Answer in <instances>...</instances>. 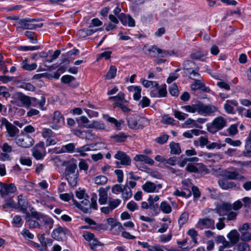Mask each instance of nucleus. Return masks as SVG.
<instances>
[{
    "label": "nucleus",
    "mask_w": 251,
    "mask_h": 251,
    "mask_svg": "<svg viewBox=\"0 0 251 251\" xmlns=\"http://www.w3.org/2000/svg\"><path fill=\"white\" fill-rule=\"evenodd\" d=\"M185 112L195 113L197 112L203 116H213L217 110V108L211 104H205L201 101L197 100L194 103L181 106Z\"/></svg>",
    "instance_id": "obj_1"
},
{
    "label": "nucleus",
    "mask_w": 251,
    "mask_h": 251,
    "mask_svg": "<svg viewBox=\"0 0 251 251\" xmlns=\"http://www.w3.org/2000/svg\"><path fill=\"white\" fill-rule=\"evenodd\" d=\"M61 165L66 166L64 175L69 185L72 187L75 186L78 176V172L76 163L63 161Z\"/></svg>",
    "instance_id": "obj_2"
},
{
    "label": "nucleus",
    "mask_w": 251,
    "mask_h": 251,
    "mask_svg": "<svg viewBox=\"0 0 251 251\" xmlns=\"http://www.w3.org/2000/svg\"><path fill=\"white\" fill-rule=\"evenodd\" d=\"M226 123L225 118L219 116L215 118L211 124L207 125V129L209 132L214 134L226 126Z\"/></svg>",
    "instance_id": "obj_3"
},
{
    "label": "nucleus",
    "mask_w": 251,
    "mask_h": 251,
    "mask_svg": "<svg viewBox=\"0 0 251 251\" xmlns=\"http://www.w3.org/2000/svg\"><path fill=\"white\" fill-rule=\"evenodd\" d=\"M183 69L189 75V77L191 79H192L191 75L193 77L200 76V75L199 74V67L192 61H184L183 63Z\"/></svg>",
    "instance_id": "obj_4"
},
{
    "label": "nucleus",
    "mask_w": 251,
    "mask_h": 251,
    "mask_svg": "<svg viewBox=\"0 0 251 251\" xmlns=\"http://www.w3.org/2000/svg\"><path fill=\"white\" fill-rule=\"evenodd\" d=\"M18 146L22 148H28L34 144V140L28 134H21L16 137L15 139Z\"/></svg>",
    "instance_id": "obj_5"
},
{
    "label": "nucleus",
    "mask_w": 251,
    "mask_h": 251,
    "mask_svg": "<svg viewBox=\"0 0 251 251\" xmlns=\"http://www.w3.org/2000/svg\"><path fill=\"white\" fill-rule=\"evenodd\" d=\"M114 158L120 161H117L115 164L117 167H119L120 165H129L131 163V159L126 153L123 151H118L114 155Z\"/></svg>",
    "instance_id": "obj_6"
},
{
    "label": "nucleus",
    "mask_w": 251,
    "mask_h": 251,
    "mask_svg": "<svg viewBox=\"0 0 251 251\" xmlns=\"http://www.w3.org/2000/svg\"><path fill=\"white\" fill-rule=\"evenodd\" d=\"M196 228L201 230L204 228L214 229H215V221L214 220L208 218L200 219L196 225Z\"/></svg>",
    "instance_id": "obj_7"
},
{
    "label": "nucleus",
    "mask_w": 251,
    "mask_h": 251,
    "mask_svg": "<svg viewBox=\"0 0 251 251\" xmlns=\"http://www.w3.org/2000/svg\"><path fill=\"white\" fill-rule=\"evenodd\" d=\"M70 232L65 227L59 226L57 228L54 229L52 232V237L57 240H61L66 235H69Z\"/></svg>",
    "instance_id": "obj_8"
},
{
    "label": "nucleus",
    "mask_w": 251,
    "mask_h": 251,
    "mask_svg": "<svg viewBox=\"0 0 251 251\" xmlns=\"http://www.w3.org/2000/svg\"><path fill=\"white\" fill-rule=\"evenodd\" d=\"M16 190V186L13 183L6 184L0 182V193L2 197H4L11 193H13Z\"/></svg>",
    "instance_id": "obj_9"
},
{
    "label": "nucleus",
    "mask_w": 251,
    "mask_h": 251,
    "mask_svg": "<svg viewBox=\"0 0 251 251\" xmlns=\"http://www.w3.org/2000/svg\"><path fill=\"white\" fill-rule=\"evenodd\" d=\"M148 51L151 53V56H154L155 53L157 52L160 56L162 57L171 56L174 54L173 51L164 50L155 46H152L151 48L148 49Z\"/></svg>",
    "instance_id": "obj_10"
},
{
    "label": "nucleus",
    "mask_w": 251,
    "mask_h": 251,
    "mask_svg": "<svg viewBox=\"0 0 251 251\" xmlns=\"http://www.w3.org/2000/svg\"><path fill=\"white\" fill-rule=\"evenodd\" d=\"M13 98L16 101H21L23 106L29 108V96H26L22 92H18L13 95Z\"/></svg>",
    "instance_id": "obj_11"
},
{
    "label": "nucleus",
    "mask_w": 251,
    "mask_h": 251,
    "mask_svg": "<svg viewBox=\"0 0 251 251\" xmlns=\"http://www.w3.org/2000/svg\"><path fill=\"white\" fill-rule=\"evenodd\" d=\"M91 201V203H90L88 198L85 197L84 198V200L80 202V203L83 207H90V209L92 208L94 210H97L98 209V206L97 203V196L96 194H93L92 195Z\"/></svg>",
    "instance_id": "obj_12"
},
{
    "label": "nucleus",
    "mask_w": 251,
    "mask_h": 251,
    "mask_svg": "<svg viewBox=\"0 0 251 251\" xmlns=\"http://www.w3.org/2000/svg\"><path fill=\"white\" fill-rule=\"evenodd\" d=\"M166 87V85L164 84L159 89H153L150 92L151 97L153 98H162L166 97L167 94Z\"/></svg>",
    "instance_id": "obj_13"
},
{
    "label": "nucleus",
    "mask_w": 251,
    "mask_h": 251,
    "mask_svg": "<svg viewBox=\"0 0 251 251\" xmlns=\"http://www.w3.org/2000/svg\"><path fill=\"white\" fill-rule=\"evenodd\" d=\"M119 19L124 25H128L130 27L135 26L134 20L129 15L123 13L120 14Z\"/></svg>",
    "instance_id": "obj_14"
},
{
    "label": "nucleus",
    "mask_w": 251,
    "mask_h": 251,
    "mask_svg": "<svg viewBox=\"0 0 251 251\" xmlns=\"http://www.w3.org/2000/svg\"><path fill=\"white\" fill-rule=\"evenodd\" d=\"M194 80V83L192 85L191 88L193 90H201L203 92H209L210 89L206 87L204 83L201 82L200 80L192 78Z\"/></svg>",
    "instance_id": "obj_15"
},
{
    "label": "nucleus",
    "mask_w": 251,
    "mask_h": 251,
    "mask_svg": "<svg viewBox=\"0 0 251 251\" xmlns=\"http://www.w3.org/2000/svg\"><path fill=\"white\" fill-rule=\"evenodd\" d=\"M54 223L53 220L47 216H46L42 220V225L45 228H47L46 232L48 234H49L50 233V229L52 228L53 225Z\"/></svg>",
    "instance_id": "obj_16"
},
{
    "label": "nucleus",
    "mask_w": 251,
    "mask_h": 251,
    "mask_svg": "<svg viewBox=\"0 0 251 251\" xmlns=\"http://www.w3.org/2000/svg\"><path fill=\"white\" fill-rule=\"evenodd\" d=\"M225 176L230 180H242L244 178V176L239 174L237 171H226L225 173Z\"/></svg>",
    "instance_id": "obj_17"
},
{
    "label": "nucleus",
    "mask_w": 251,
    "mask_h": 251,
    "mask_svg": "<svg viewBox=\"0 0 251 251\" xmlns=\"http://www.w3.org/2000/svg\"><path fill=\"white\" fill-rule=\"evenodd\" d=\"M134 160L136 161L144 162L146 164L152 166L154 164V161L148 156L144 154H137L135 156Z\"/></svg>",
    "instance_id": "obj_18"
},
{
    "label": "nucleus",
    "mask_w": 251,
    "mask_h": 251,
    "mask_svg": "<svg viewBox=\"0 0 251 251\" xmlns=\"http://www.w3.org/2000/svg\"><path fill=\"white\" fill-rule=\"evenodd\" d=\"M218 184L224 190H227L236 187V184L234 182L226 179L219 180Z\"/></svg>",
    "instance_id": "obj_19"
},
{
    "label": "nucleus",
    "mask_w": 251,
    "mask_h": 251,
    "mask_svg": "<svg viewBox=\"0 0 251 251\" xmlns=\"http://www.w3.org/2000/svg\"><path fill=\"white\" fill-rule=\"evenodd\" d=\"M232 209V205L229 203H223L217 209V213L220 215H226V212Z\"/></svg>",
    "instance_id": "obj_20"
},
{
    "label": "nucleus",
    "mask_w": 251,
    "mask_h": 251,
    "mask_svg": "<svg viewBox=\"0 0 251 251\" xmlns=\"http://www.w3.org/2000/svg\"><path fill=\"white\" fill-rule=\"evenodd\" d=\"M95 145H96L93 144L85 145L79 148H76L75 151V152L79 153L81 156H84L85 155V152L95 150L94 146Z\"/></svg>",
    "instance_id": "obj_21"
},
{
    "label": "nucleus",
    "mask_w": 251,
    "mask_h": 251,
    "mask_svg": "<svg viewBox=\"0 0 251 251\" xmlns=\"http://www.w3.org/2000/svg\"><path fill=\"white\" fill-rule=\"evenodd\" d=\"M127 124L128 127L132 129H138L143 127V126L139 123V121L133 117L127 119Z\"/></svg>",
    "instance_id": "obj_22"
},
{
    "label": "nucleus",
    "mask_w": 251,
    "mask_h": 251,
    "mask_svg": "<svg viewBox=\"0 0 251 251\" xmlns=\"http://www.w3.org/2000/svg\"><path fill=\"white\" fill-rule=\"evenodd\" d=\"M239 237V233L235 229L231 230L227 235V237L234 245L238 242Z\"/></svg>",
    "instance_id": "obj_23"
},
{
    "label": "nucleus",
    "mask_w": 251,
    "mask_h": 251,
    "mask_svg": "<svg viewBox=\"0 0 251 251\" xmlns=\"http://www.w3.org/2000/svg\"><path fill=\"white\" fill-rule=\"evenodd\" d=\"M21 66L23 69L28 71H32L34 70L37 67V65L36 63H33L32 64H29L27 59H25L21 62Z\"/></svg>",
    "instance_id": "obj_24"
},
{
    "label": "nucleus",
    "mask_w": 251,
    "mask_h": 251,
    "mask_svg": "<svg viewBox=\"0 0 251 251\" xmlns=\"http://www.w3.org/2000/svg\"><path fill=\"white\" fill-rule=\"evenodd\" d=\"M123 191H122V198L124 201L130 199L132 195V192L130 187H128L127 183L123 185Z\"/></svg>",
    "instance_id": "obj_25"
},
{
    "label": "nucleus",
    "mask_w": 251,
    "mask_h": 251,
    "mask_svg": "<svg viewBox=\"0 0 251 251\" xmlns=\"http://www.w3.org/2000/svg\"><path fill=\"white\" fill-rule=\"evenodd\" d=\"M100 29L101 28L96 29L95 30L89 28H83L78 30V34L79 37L84 38L86 36L91 35L94 32Z\"/></svg>",
    "instance_id": "obj_26"
},
{
    "label": "nucleus",
    "mask_w": 251,
    "mask_h": 251,
    "mask_svg": "<svg viewBox=\"0 0 251 251\" xmlns=\"http://www.w3.org/2000/svg\"><path fill=\"white\" fill-rule=\"evenodd\" d=\"M245 148L246 151L243 152V154L245 156H251V130L249 133V136L246 139V142L245 145Z\"/></svg>",
    "instance_id": "obj_27"
},
{
    "label": "nucleus",
    "mask_w": 251,
    "mask_h": 251,
    "mask_svg": "<svg viewBox=\"0 0 251 251\" xmlns=\"http://www.w3.org/2000/svg\"><path fill=\"white\" fill-rule=\"evenodd\" d=\"M6 129L7 132V136L10 137H15L19 132V129L12 124L6 127Z\"/></svg>",
    "instance_id": "obj_28"
},
{
    "label": "nucleus",
    "mask_w": 251,
    "mask_h": 251,
    "mask_svg": "<svg viewBox=\"0 0 251 251\" xmlns=\"http://www.w3.org/2000/svg\"><path fill=\"white\" fill-rule=\"evenodd\" d=\"M142 187L143 190L148 193L154 192L156 189V185L150 181L146 182Z\"/></svg>",
    "instance_id": "obj_29"
},
{
    "label": "nucleus",
    "mask_w": 251,
    "mask_h": 251,
    "mask_svg": "<svg viewBox=\"0 0 251 251\" xmlns=\"http://www.w3.org/2000/svg\"><path fill=\"white\" fill-rule=\"evenodd\" d=\"M52 121L53 123L56 124L63 125L64 123V118L58 111L54 112Z\"/></svg>",
    "instance_id": "obj_30"
},
{
    "label": "nucleus",
    "mask_w": 251,
    "mask_h": 251,
    "mask_svg": "<svg viewBox=\"0 0 251 251\" xmlns=\"http://www.w3.org/2000/svg\"><path fill=\"white\" fill-rule=\"evenodd\" d=\"M107 200V194L105 190L100 188L99 190V202L100 205L105 204Z\"/></svg>",
    "instance_id": "obj_31"
},
{
    "label": "nucleus",
    "mask_w": 251,
    "mask_h": 251,
    "mask_svg": "<svg viewBox=\"0 0 251 251\" xmlns=\"http://www.w3.org/2000/svg\"><path fill=\"white\" fill-rule=\"evenodd\" d=\"M103 117L104 119H105L108 122L113 124L115 125V127L118 129H119L121 125V123L124 122L123 120L118 121L115 118L111 117L107 114L103 115Z\"/></svg>",
    "instance_id": "obj_32"
},
{
    "label": "nucleus",
    "mask_w": 251,
    "mask_h": 251,
    "mask_svg": "<svg viewBox=\"0 0 251 251\" xmlns=\"http://www.w3.org/2000/svg\"><path fill=\"white\" fill-rule=\"evenodd\" d=\"M127 137V136L125 133L120 132L111 136V139L115 142H123L126 140Z\"/></svg>",
    "instance_id": "obj_33"
},
{
    "label": "nucleus",
    "mask_w": 251,
    "mask_h": 251,
    "mask_svg": "<svg viewBox=\"0 0 251 251\" xmlns=\"http://www.w3.org/2000/svg\"><path fill=\"white\" fill-rule=\"evenodd\" d=\"M75 145L74 143H69L62 146V150L60 152L68 153L75 152Z\"/></svg>",
    "instance_id": "obj_34"
},
{
    "label": "nucleus",
    "mask_w": 251,
    "mask_h": 251,
    "mask_svg": "<svg viewBox=\"0 0 251 251\" xmlns=\"http://www.w3.org/2000/svg\"><path fill=\"white\" fill-rule=\"evenodd\" d=\"M170 153L172 154H179L181 152V149L178 143L171 142L170 144Z\"/></svg>",
    "instance_id": "obj_35"
},
{
    "label": "nucleus",
    "mask_w": 251,
    "mask_h": 251,
    "mask_svg": "<svg viewBox=\"0 0 251 251\" xmlns=\"http://www.w3.org/2000/svg\"><path fill=\"white\" fill-rule=\"evenodd\" d=\"M86 128H94L97 129H104L105 126L104 124L97 121H92L90 125L86 126Z\"/></svg>",
    "instance_id": "obj_36"
},
{
    "label": "nucleus",
    "mask_w": 251,
    "mask_h": 251,
    "mask_svg": "<svg viewBox=\"0 0 251 251\" xmlns=\"http://www.w3.org/2000/svg\"><path fill=\"white\" fill-rule=\"evenodd\" d=\"M18 204L19 207H20V210L21 211L23 210L25 211V209H27V202L26 201L25 197L23 195H19L18 197Z\"/></svg>",
    "instance_id": "obj_37"
},
{
    "label": "nucleus",
    "mask_w": 251,
    "mask_h": 251,
    "mask_svg": "<svg viewBox=\"0 0 251 251\" xmlns=\"http://www.w3.org/2000/svg\"><path fill=\"white\" fill-rule=\"evenodd\" d=\"M29 23L25 19H21L19 23V27L23 29H34L33 24Z\"/></svg>",
    "instance_id": "obj_38"
},
{
    "label": "nucleus",
    "mask_w": 251,
    "mask_h": 251,
    "mask_svg": "<svg viewBox=\"0 0 251 251\" xmlns=\"http://www.w3.org/2000/svg\"><path fill=\"white\" fill-rule=\"evenodd\" d=\"M160 208L162 211L164 213L169 214L172 212L171 206L165 201H162L161 203Z\"/></svg>",
    "instance_id": "obj_39"
},
{
    "label": "nucleus",
    "mask_w": 251,
    "mask_h": 251,
    "mask_svg": "<svg viewBox=\"0 0 251 251\" xmlns=\"http://www.w3.org/2000/svg\"><path fill=\"white\" fill-rule=\"evenodd\" d=\"M25 35L28 38L31 43L33 44L38 43V40L36 38V34L35 32L26 31L25 32Z\"/></svg>",
    "instance_id": "obj_40"
},
{
    "label": "nucleus",
    "mask_w": 251,
    "mask_h": 251,
    "mask_svg": "<svg viewBox=\"0 0 251 251\" xmlns=\"http://www.w3.org/2000/svg\"><path fill=\"white\" fill-rule=\"evenodd\" d=\"M189 214L187 212H183L179 217L178 222L180 227L184 225L188 220Z\"/></svg>",
    "instance_id": "obj_41"
},
{
    "label": "nucleus",
    "mask_w": 251,
    "mask_h": 251,
    "mask_svg": "<svg viewBox=\"0 0 251 251\" xmlns=\"http://www.w3.org/2000/svg\"><path fill=\"white\" fill-rule=\"evenodd\" d=\"M121 202L120 199H113L109 200L108 202V205L110 207L111 211L116 208Z\"/></svg>",
    "instance_id": "obj_42"
},
{
    "label": "nucleus",
    "mask_w": 251,
    "mask_h": 251,
    "mask_svg": "<svg viewBox=\"0 0 251 251\" xmlns=\"http://www.w3.org/2000/svg\"><path fill=\"white\" fill-rule=\"evenodd\" d=\"M116 72L117 69L116 67L113 66H111L107 73L106 78L108 79L113 78L116 75Z\"/></svg>",
    "instance_id": "obj_43"
},
{
    "label": "nucleus",
    "mask_w": 251,
    "mask_h": 251,
    "mask_svg": "<svg viewBox=\"0 0 251 251\" xmlns=\"http://www.w3.org/2000/svg\"><path fill=\"white\" fill-rule=\"evenodd\" d=\"M107 178L104 176H99L95 178V183L98 185L105 184L107 181Z\"/></svg>",
    "instance_id": "obj_44"
},
{
    "label": "nucleus",
    "mask_w": 251,
    "mask_h": 251,
    "mask_svg": "<svg viewBox=\"0 0 251 251\" xmlns=\"http://www.w3.org/2000/svg\"><path fill=\"white\" fill-rule=\"evenodd\" d=\"M73 201L74 204L78 209L81 210L84 213H90V207H83V206L82 205V204H81V203L78 202L75 200H73Z\"/></svg>",
    "instance_id": "obj_45"
},
{
    "label": "nucleus",
    "mask_w": 251,
    "mask_h": 251,
    "mask_svg": "<svg viewBox=\"0 0 251 251\" xmlns=\"http://www.w3.org/2000/svg\"><path fill=\"white\" fill-rule=\"evenodd\" d=\"M174 116L176 118L178 119L179 120L182 121L185 120V118L188 116V115L179 111L175 110Z\"/></svg>",
    "instance_id": "obj_46"
},
{
    "label": "nucleus",
    "mask_w": 251,
    "mask_h": 251,
    "mask_svg": "<svg viewBox=\"0 0 251 251\" xmlns=\"http://www.w3.org/2000/svg\"><path fill=\"white\" fill-rule=\"evenodd\" d=\"M170 94L174 97H176L178 95L179 91L178 87L176 84H173L169 89Z\"/></svg>",
    "instance_id": "obj_47"
},
{
    "label": "nucleus",
    "mask_w": 251,
    "mask_h": 251,
    "mask_svg": "<svg viewBox=\"0 0 251 251\" xmlns=\"http://www.w3.org/2000/svg\"><path fill=\"white\" fill-rule=\"evenodd\" d=\"M92 240V241L89 243L90 249L92 250H94L98 246H102L103 245V244L99 242L98 239L96 238L95 237Z\"/></svg>",
    "instance_id": "obj_48"
},
{
    "label": "nucleus",
    "mask_w": 251,
    "mask_h": 251,
    "mask_svg": "<svg viewBox=\"0 0 251 251\" xmlns=\"http://www.w3.org/2000/svg\"><path fill=\"white\" fill-rule=\"evenodd\" d=\"M225 142L231 146L238 147L241 145V142L239 140H233L230 138H226Z\"/></svg>",
    "instance_id": "obj_49"
},
{
    "label": "nucleus",
    "mask_w": 251,
    "mask_h": 251,
    "mask_svg": "<svg viewBox=\"0 0 251 251\" xmlns=\"http://www.w3.org/2000/svg\"><path fill=\"white\" fill-rule=\"evenodd\" d=\"M75 79V78L70 75H64L61 78V82L65 84H69Z\"/></svg>",
    "instance_id": "obj_50"
},
{
    "label": "nucleus",
    "mask_w": 251,
    "mask_h": 251,
    "mask_svg": "<svg viewBox=\"0 0 251 251\" xmlns=\"http://www.w3.org/2000/svg\"><path fill=\"white\" fill-rule=\"evenodd\" d=\"M125 95L122 92H120L116 96H112L109 98L110 100H113L116 101H122L123 102H126V100H124Z\"/></svg>",
    "instance_id": "obj_51"
},
{
    "label": "nucleus",
    "mask_w": 251,
    "mask_h": 251,
    "mask_svg": "<svg viewBox=\"0 0 251 251\" xmlns=\"http://www.w3.org/2000/svg\"><path fill=\"white\" fill-rule=\"evenodd\" d=\"M18 49L22 51L35 50L40 49V46H20Z\"/></svg>",
    "instance_id": "obj_52"
},
{
    "label": "nucleus",
    "mask_w": 251,
    "mask_h": 251,
    "mask_svg": "<svg viewBox=\"0 0 251 251\" xmlns=\"http://www.w3.org/2000/svg\"><path fill=\"white\" fill-rule=\"evenodd\" d=\"M114 106L120 107L122 110V111L125 113H128L131 111V109L130 108H129L123 103L119 102H115L114 103Z\"/></svg>",
    "instance_id": "obj_53"
},
{
    "label": "nucleus",
    "mask_w": 251,
    "mask_h": 251,
    "mask_svg": "<svg viewBox=\"0 0 251 251\" xmlns=\"http://www.w3.org/2000/svg\"><path fill=\"white\" fill-rule=\"evenodd\" d=\"M227 131L229 135H235L238 132L237 125L236 124L231 125L227 129Z\"/></svg>",
    "instance_id": "obj_54"
},
{
    "label": "nucleus",
    "mask_w": 251,
    "mask_h": 251,
    "mask_svg": "<svg viewBox=\"0 0 251 251\" xmlns=\"http://www.w3.org/2000/svg\"><path fill=\"white\" fill-rule=\"evenodd\" d=\"M249 246L246 243H241L238 245L236 247L237 251H248L249 250ZM236 249V248H234Z\"/></svg>",
    "instance_id": "obj_55"
},
{
    "label": "nucleus",
    "mask_w": 251,
    "mask_h": 251,
    "mask_svg": "<svg viewBox=\"0 0 251 251\" xmlns=\"http://www.w3.org/2000/svg\"><path fill=\"white\" fill-rule=\"evenodd\" d=\"M12 223L15 225L17 227H19L22 226V218L19 215L15 216L12 220Z\"/></svg>",
    "instance_id": "obj_56"
},
{
    "label": "nucleus",
    "mask_w": 251,
    "mask_h": 251,
    "mask_svg": "<svg viewBox=\"0 0 251 251\" xmlns=\"http://www.w3.org/2000/svg\"><path fill=\"white\" fill-rule=\"evenodd\" d=\"M169 137V135L167 134H164L156 138L155 139V141L160 144H163L167 141Z\"/></svg>",
    "instance_id": "obj_57"
},
{
    "label": "nucleus",
    "mask_w": 251,
    "mask_h": 251,
    "mask_svg": "<svg viewBox=\"0 0 251 251\" xmlns=\"http://www.w3.org/2000/svg\"><path fill=\"white\" fill-rule=\"evenodd\" d=\"M60 53L61 51L59 50H55L53 52V54L50 56V58L46 60L45 62L48 63L52 62L53 60L56 59L58 57V56L60 54Z\"/></svg>",
    "instance_id": "obj_58"
},
{
    "label": "nucleus",
    "mask_w": 251,
    "mask_h": 251,
    "mask_svg": "<svg viewBox=\"0 0 251 251\" xmlns=\"http://www.w3.org/2000/svg\"><path fill=\"white\" fill-rule=\"evenodd\" d=\"M162 121L165 124L174 125L175 120L173 118L168 116V115H165L162 117Z\"/></svg>",
    "instance_id": "obj_59"
},
{
    "label": "nucleus",
    "mask_w": 251,
    "mask_h": 251,
    "mask_svg": "<svg viewBox=\"0 0 251 251\" xmlns=\"http://www.w3.org/2000/svg\"><path fill=\"white\" fill-rule=\"evenodd\" d=\"M96 135L92 132L90 130H85V134H84V138L86 140H93L96 138Z\"/></svg>",
    "instance_id": "obj_60"
},
{
    "label": "nucleus",
    "mask_w": 251,
    "mask_h": 251,
    "mask_svg": "<svg viewBox=\"0 0 251 251\" xmlns=\"http://www.w3.org/2000/svg\"><path fill=\"white\" fill-rule=\"evenodd\" d=\"M123 185L121 184H116L112 187V192L115 194H118L119 193H122L123 191Z\"/></svg>",
    "instance_id": "obj_61"
},
{
    "label": "nucleus",
    "mask_w": 251,
    "mask_h": 251,
    "mask_svg": "<svg viewBox=\"0 0 251 251\" xmlns=\"http://www.w3.org/2000/svg\"><path fill=\"white\" fill-rule=\"evenodd\" d=\"M150 104V100L147 97H143L140 101L139 105H140L142 108L149 106Z\"/></svg>",
    "instance_id": "obj_62"
},
{
    "label": "nucleus",
    "mask_w": 251,
    "mask_h": 251,
    "mask_svg": "<svg viewBox=\"0 0 251 251\" xmlns=\"http://www.w3.org/2000/svg\"><path fill=\"white\" fill-rule=\"evenodd\" d=\"M27 223L29 228H41V224L35 220H31Z\"/></svg>",
    "instance_id": "obj_63"
},
{
    "label": "nucleus",
    "mask_w": 251,
    "mask_h": 251,
    "mask_svg": "<svg viewBox=\"0 0 251 251\" xmlns=\"http://www.w3.org/2000/svg\"><path fill=\"white\" fill-rule=\"evenodd\" d=\"M32 155L37 160L42 159L45 156L41 151L36 149H34L32 152Z\"/></svg>",
    "instance_id": "obj_64"
}]
</instances>
